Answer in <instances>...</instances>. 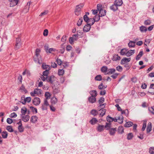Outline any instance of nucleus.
Segmentation results:
<instances>
[{"label":"nucleus","mask_w":154,"mask_h":154,"mask_svg":"<svg viewBox=\"0 0 154 154\" xmlns=\"http://www.w3.org/2000/svg\"><path fill=\"white\" fill-rule=\"evenodd\" d=\"M106 124L105 127L106 130H109V134L111 135H114L117 131L116 128H111V124L110 123L106 122Z\"/></svg>","instance_id":"1"},{"label":"nucleus","mask_w":154,"mask_h":154,"mask_svg":"<svg viewBox=\"0 0 154 154\" xmlns=\"http://www.w3.org/2000/svg\"><path fill=\"white\" fill-rule=\"evenodd\" d=\"M41 50L40 49L37 48L35 50V56L33 57V59L35 62H38L39 63H41L40 59L41 56L39 55V53Z\"/></svg>","instance_id":"2"},{"label":"nucleus","mask_w":154,"mask_h":154,"mask_svg":"<svg viewBox=\"0 0 154 154\" xmlns=\"http://www.w3.org/2000/svg\"><path fill=\"white\" fill-rule=\"evenodd\" d=\"M84 5L81 4L77 5L75 11V14L77 16H79L81 14V9L83 7Z\"/></svg>","instance_id":"3"},{"label":"nucleus","mask_w":154,"mask_h":154,"mask_svg":"<svg viewBox=\"0 0 154 154\" xmlns=\"http://www.w3.org/2000/svg\"><path fill=\"white\" fill-rule=\"evenodd\" d=\"M56 79V78L53 75H49L47 77V82L51 84H53Z\"/></svg>","instance_id":"4"},{"label":"nucleus","mask_w":154,"mask_h":154,"mask_svg":"<svg viewBox=\"0 0 154 154\" xmlns=\"http://www.w3.org/2000/svg\"><path fill=\"white\" fill-rule=\"evenodd\" d=\"M41 90L38 88L34 89L33 92L30 93V95L33 97L35 96V94H37L38 95L41 94Z\"/></svg>","instance_id":"5"},{"label":"nucleus","mask_w":154,"mask_h":154,"mask_svg":"<svg viewBox=\"0 0 154 154\" xmlns=\"http://www.w3.org/2000/svg\"><path fill=\"white\" fill-rule=\"evenodd\" d=\"M21 39L20 37L16 38V43L15 48L16 50L19 49L21 46L20 43Z\"/></svg>","instance_id":"6"},{"label":"nucleus","mask_w":154,"mask_h":154,"mask_svg":"<svg viewBox=\"0 0 154 154\" xmlns=\"http://www.w3.org/2000/svg\"><path fill=\"white\" fill-rule=\"evenodd\" d=\"M93 23H90V25L87 24L84 26L83 30L84 32H87L90 30L91 28V26L93 24Z\"/></svg>","instance_id":"7"},{"label":"nucleus","mask_w":154,"mask_h":154,"mask_svg":"<svg viewBox=\"0 0 154 154\" xmlns=\"http://www.w3.org/2000/svg\"><path fill=\"white\" fill-rule=\"evenodd\" d=\"M40 99L38 97H35L32 100L33 103L36 106L38 105L40 103Z\"/></svg>","instance_id":"8"},{"label":"nucleus","mask_w":154,"mask_h":154,"mask_svg":"<svg viewBox=\"0 0 154 154\" xmlns=\"http://www.w3.org/2000/svg\"><path fill=\"white\" fill-rule=\"evenodd\" d=\"M10 3V7H13L16 5L18 3L19 0H8Z\"/></svg>","instance_id":"9"},{"label":"nucleus","mask_w":154,"mask_h":154,"mask_svg":"<svg viewBox=\"0 0 154 154\" xmlns=\"http://www.w3.org/2000/svg\"><path fill=\"white\" fill-rule=\"evenodd\" d=\"M131 60V58H127L125 57L123 58L121 60V64H125V63H128Z\"/></svg>","instance_id":"10"},{"label":"nucleus","mask_w":154,"mask_h":154,"mask_svg":"<svg viewBox=\"0 0 154 154\" xmlns=\"http://www.w3.org/2000/svg\"><path fill=\"white\" fill-rule=\"evenodd\" d=\"M104 128L105 127L104 125H99L97 127V129L98 131L101 132L104 130Z\"/></svg>","instance_id":"11"},{"label":"nucleus","mask_w":154,"mask_h":154,"mask_svg":"<svg viewBox=\"0 0 154 154\" xmlns=\"http://www.w3.org/2000/svg\"><path fill=\"white\" fill-rule=\"evenodd\" d=\"M152 123L150 122H149L148 124L146 132L147 133H149L152 130Z\"/></svg>","instance_id":"12"},{"label":"nucleus","mask_w":154,"mask_h":154,"mask_svg":"<svg viewBox=\"0 0 154 154\" xmlns=\"http://www.w3.org/2000/svg\"><path fill=\"white\" fill-rule=\"evenodd\" d=\"M128 51V49L126 48L122 49L120 52V54L122 56H126L127 51Z\"/></svg>","instance_id":"13"},{"label":"nucleus","mask_w":154,"mask_h":154,"mask_svg":"<svg viewBox=\"0 0 154 154\" xmlns=\"http://www.w3.org/2000/svg\"><path fill=\"white\" fill-rule=\"evenodd\" d=\"M135 52L134 50H130L127 51L126 56L127 57H130Z\"/></svg>","instance_id":"14"},{"label":"nucleus","mask_w":154,"mask_h":154,"mask_svg":"<svg viewBox=\"0 0 154 154\" xmlns=\"http://www.w3.org/2000/svg\"><path fill=\"white\" fill-rule=\"evenodd\" d=\"M22 120L24 122H27L29 120V116L28 115H26L25 116H22Z\"/></svg>","instance_id":"15"},{"label":"nucleus","mask_w":154,"mask_h":154,"mask_svg":"<svg viewBox=\"0 0 154 154\" xmlns=\"http://www.w3.org/2000/svg\"><path fill=\"white\" fill-rule=\"evenodd\" d=\"M118 6H117L114 3V4L110 6V8L111 10L115 11L118 10Z\"/></svg>","instance_id":"16"},{"label":"nucleus","mask_w":154,"mask_h":154,"mask_svg":"<svg viewBox=\"0 0 154 154\" xmlns=\"http://www.w3.org/2000/svg\"><path fill=\"white\" fill-rule=\"evenodd\" d=\"M88 100L90 103H93L96 101V98L95 97H90L88 98Z\"/></svg>","instance_id":"17"},{"label":"nucleus","mask_w":154,"mask_h":154,"mask_svg":"<svg viewBox=\"0 0 154 154\" xmlns=\"http://www.w3.org/2000/svg\"><path fill=\"white\" fill-rule=\"evenodd\" d=\"M120 57L119 56L118 54H115L113 55L112 60L113 61H116L117 60H119L120 59Z\"/></svg>","instance_id":"18"},{"label":"nucleus","mask_w":154,"mask_h":154,"mask_svg":"<svg viewBox=\"0 0 154 154\" xmlns=\"http://www.w3.org/2000/svg\"><path fill=\"white\" fill-rule=\"evenodd\" d=\"M31 100V99L30 97H27L26 98H24V101H23L22 103L23 104H25L26 102L28 103L30 102Z\"/></svg>","instance_id":"19"},{"label":"nucleus","mask_w":154,"mask_h":154,"mask_svg":"<svg viewBox=\"0 0 154 154\" xmlns=\"http://www.w3.org/2000/svg\"><path fill=\"white\" fill-rule=\"evenodd\" d=\"M114 3L118 6H120L122 5L123 3L122 0H116Z\"/></svg>","instance_id":"20"},{"label":"nucleus","mask_w":154,"mask_h":154,"mask_svg":"<svg viewBox=\"0 0 154 154\" xmlns=\"http://www.w3.org/2000/svg\"><path fill=\"white\" fill-rule=\"evenodd\" d=\"M90 94L91 95V97H96L97 95V91L96 90H92L90 92Z\"/></svg>","instance_id":"21"},{"label":"nucleus","mask_w":154,"mask_h":154,"mask_svg":"<svg viewBox=\"0 0 154 154\" xmlns=\"http://www.w3.org/2000/svg\"><path fill=\"white\" fill-rule=\"evenodd\" d=\"M116 71V69L114 68L108 69L107 72L106 74H110L114 73Z\"/></svg>","instance_id":"22"},{"label":"nucleus","mask_w":154,"mask_h":154,"mask_svg":"<svg viewBox=\"0 0 154 154\" xmlns=\"http://www.w3.org/2000/svg\"><path fill=\"white\" fill-rule=\"evenodd\" d=\"M38 118L36 116H33L31 118L30 121L32 123H35L37 121Z\"/></svg>","instance_id":"23"},{"label":"nucleus","mask_w":154,"mask_h":154,"mask_svg":"<svg viewBox=\"0 0 154 154\" xmlns=\"http://www.w3.org/2000/svg\"><path fill=\"white\" fill-rule=\"evenodd\" d=\"M42 68L44 69L48 70V71H49L51 69V67L49 66L45 65L44 63L42 64Z\"/></svg>","instance_id":"24"},{"label":"nucleus","mask_w":154,"mask_h":154,"mask_svg":"<svg viewBox=\"0 0 154 154\" xmlns=\"http://www.w3.org/2000/svg\"><path fill=\"white\" fill-rule=\"evenodd\" d=\"M101 70L102 72L105 73L106 74V73L107 72L108 69L106 66H103L101 68Z\"/></svg>","instance_id":"25"},{"label":"nucleus","mask_w":154,"mask_h":154,"mask_svg":"<svg viewBox=\"0 0 154 154\" xmlns=\"http://www.w3.org/2000/svg\"><path fill=\"white\" fill-rule=\"evenodd\" d=\"M117 120L118 121V122L120 124H121L122 123L123 120V117L121 115L120 116L118 117Z\"/></svg>","instance_id":"26"},{"label":"nucleus","mask_w":154,"mask_h":154,"mask_svg":"<svg viewBox=\"0 0 154 154\" xmlns=\"http://www.w3.org/2000/svg\"><path fill=\"white\" fill-rule=\"evenodd\" d=\"M133 125V123L131 122H127L125 125L124 126L126 127H130Z\"/></svg>","instance_id":"27"},{"label":"nucleus","mask_w":154,"mask_h":154,"mask_svg":"<svg viewBox=\"0 0 154 154\" xmlns=\"http://www.w3.org/2000/svg\"><path fill=\"white\" fill-rule=\"evenodd\" d=\"M143 54V51H140L139 54L136 57V60H139L140 58L142 56Z\"/></svg>","instance_id":"28"},{"label":"nucleus","mask_w":154,"mask_h":154,"mask_svg":"<svg viewBox=\"0 0 154 154\" xmlns=\"http://www.w3.org/2000/svg\"><path fill=\"white\" fill-rule=\"evenodd\" d=\"M128 46L129 48L134 47L135 46V42L130 41L128 43Z\"/></svg>","instance_id":"29"},{"label":"nucleus","mask_w":154,"mask_h":154,"mask_svg":"<svg viewBox=\"0 0 154 154\" xmlns=\"http://www.w3.org/2000/svg\"><path fill=\"white\" fill-rule=\"evenodd\" d=\"M57 98L55 97H53L51 99V102L52 104H56L57 103Z\"/></svg>","instance_id":"30"},{"label":"nucleus","mask_w":154,"mask_h":154,"mask_svg":"<svg viewBox=\"0 0 154 154\" xmlns=\"http://www.w3.org/2000/svg\"><path fill=\"white\" fill-rule=\"evenodd\" d=\"M95 22V20L94 18H89L88 21L86 23H87V24L90 25V23H92V22H93L94 24Z\"/></svg>","instance_id":"31"},{"label":"nucleus","mask_w":154,"mask_h":154,"mask_svg":"<svg viewBox=\"0 0 154 154\" xmlns=\"http://www.w3.org/2000/svg\"><path fill=\"white\" fill-rule=\"evenodd\" d=\"M97 122V120L95 118H93L90 121V123L92 125L95 124Z\"/></svg>","instance_id":"32"},{"label":"nucleus","mask_w":154,"mask_h":154,"mask_svg":"<svg viewBox=\"0 0 154 154\" xmlns=\"http://www.w3.org/2000/svg\"><path fill=\"white\" fill-rule=\"evenodd\" d=\"M27 112V109L26 107H24L22 108L21 109V112L22 114L24 115Z\"/></svg>","instance_id":"33"},{"label":"nucleus","mask_w":154,"mask_h":154,"mask_svg":"<svg viewBox=\"0 0 154 154\" xmlns=\"http://www.w3.org/2000/svg\"><path fill=\"white\" fill-rule=\"evenodd\" d=\"M124 132L123 127L121 126L119 127L118 128V132L119 134H122Z\"/></svg>","instance_id":"34"},{"label":"nucleus","mask_w":154,"mask_h":154,"mask_svg":"<svg viewBox=\"0 0 154 154\" xmlns=\"http://www.w3.org/2000/svg\"><path fill=\"white\" fill-rule=\"evenodd\" d=\"M147 30V28L145 26H142L140 27V30L141 32H146Z\"/></svg>","instance_id":"35"},{"label":"nucleus","mask_w":154,"mask_h":154,"mask_svg":"<svg viewBox=\"0 0 154 154\" xmlns=\"http://www.w3.org/2000/svg\"><path fill=\"white\" fill-rule=\"evenodd\" d=\"M106 10H102L101 12H99V15L100 17L105 16L106 14Z\"/></svg>","instance_id":"36"},{"label":"nucleus","mask_w":154,"mask_h":154,"mask_svg":"<svg viewBox=\"0 0 154 154\" xmlns=\"http://www.w3.org/2000/svg\"><path fill=\"white\" fill-rule=\"evenodd\" d=\"M2 135L3 138H6L8 136V133L7 131H4L2 133Z\"/></svg>","instance_id":"37"},{"label":"nucleus","mask_w":154,"mask_h":154,"mask_svg":"<svg viewBox=\"0 0 154 154\" xmlns=\"http://www.w3.org/2000/svg\"><path fill=\"white\" fill-rule=\"evenodd\" d=\"M96 80L100 81L102 80V77L101 75H97L95 78Z\"/></svg>","instance_id":"38"},{"label":"nucleus","mask_w":154,"mask_h":154,"mask_svg":"<svg viewBox=\"0 0 154 154\" xmlns=\"http://www.w3.org/2000/svg\"><path fill=\"white\" fill-rule=\"evenodd\" d=\"M103 10L102 8V5L100 4L97 5V11H99L100 12H101L102 10Z\"/></svg>","instance_id":"39"},{"label":"nucleus","mask_w":154,"mask_h":154,"mask_svg":"<svg viewBox=\"0 0 154 154\" xmlns=\"http://www.w3.org/2000/svg\"><path fill=\"white\" fill-rule=\"evenodd\" d=\"M112 119H113V118L109 116H108L106 117V119L107 121L109 122V123H110L113 121V120Z\"/></svg>","instance_id":"40"},{"label":"nucleus","mask_w":154,"mask_h":154,"mask_svg":"<svg viewBox=\"0 0 154 154\" xmlns=\"http://www.w3.org/2000/svg\"><path fill=\"white\" fill-rule=\"evenodd\" d=\"M133 137V134L131 133L128 134L127 135V139L128 140H131Z\"/></svg>","instance_id":"41"},{"label":"nucleus","mask_w":154,"mask_h":154,"mask_svg":"<svg viewBox=\"0 0 154 154\" xmlns=\"http://www.w3.org/2000/svg\"><path fill=\"white\" fill-rule=\"evenodd\" d=\"M146 120H145L143 121V126L142 128V131H143L145 130V129L146 127Z\"/></svg>","instance_id":"42"},{"label":"nucleus","mask_w":154,"mask_h":154,"mask_svg":"<svg viewBox=\"0 0 154 154\" xmlns=\"http://www.w3.org/2000/svg\"><path fill=\"white\" fill-rule=\"evenodd\" d=\"M6 129L9 132H11L13 131V130L11 126H8L6 127Z\"/></svg>","instance_id":"43"},{"label":"nucleus","mask_w":154,"mask_h":154,"mask_svg":"<svg viewBox=\"0 0 154 154\" xmlns=\"http://www.w3.org/2000/svg\"><path fill=\"white\" fill-rule=\"evenodd\" d=\"M49 71H48V70H46L45 71L43 72L42 75L44 76H45L46 77H48V75L49 73Z\"/></svg>","instance_id":"44"},{"label":"nucleus","mask_w":154,"mask_h":154,"mask_svg":"<svg viewBox=\"0 0 154 154\" xmlns=\"http://www.w3.org/2000/svg\"><path fill=\"white\" fill-rule=\"evenodd\" d=\"M82 21H83L82 18L81 17L78 20V22L77 23V25L78 26H80L82 24Z\"/></svg>","instance_id":"45"},{"label":"nucleus","mask_w":154,"mask_h":154,"mask_svg":"<svg viewBox=\"0 0 154 154\" xmlns=\"http://www.w3.org/2000/svg\"><path fill=\"white\" fill-rule=\"evenodd\" d=\"M64 70L63 69H59L58 74L59 75H62L64 74Z\"/></svg>","instance_id":"46"},{"label":"nucleus","mask_w":154,"mask_h":154,"mask_svg":"<svg viewBox=\"0 0 154 154\" xmlns=\"http://www.w3.org/2000/svg\"><path fill=\"white\" fill-rule=\"evenodd\" d=\"M91 114H92L94 116H95L97 115V114L98 113V112H97V111L96 110H94V109H93L91 111Z\"/></svg>","instance_id":"47"},{"label":"nucleus","mask_w":154,"mask_h":154,"mask_svg":"<svg viewBox=\"0 0 154 154\" xmlns=\"http://www.w3.org/2000/svg\"><path fill=\"white\" fill-rule=\"evenodd\" d=\"M18 130L19 132H22L23 131L24 128L22 125H19L18 128Z\"/></svg>","instance_id":"48"},{"label":"nucleus","mask_w":154,"mask_h":154,"mask_svg":"<svg viewBox=\"0 0 154 154\" xmlns=\"http://www.w3.org/2000/svg\"><path fill=\"white\" fill-rule=\"evenodd\" d=\"M45 96L46 98L45 99H47V100L48 98H50L51 95L49 92H47L45 93Z\"/></svg>","instance_id":"49"},{"label":"nucleus","mask_w":154,"mask_h":154,"mask_svg":"<svg viewBox=\"0 0 154 154\" xmlns=\"http://www.w3.org/2000/svg\"><path fill=\"white\" fill-rule=\"evenodd\" d=\"M20 90L22 91H23L25 93H26L27 92V90L25 89L24 86L22 85L21 86L20 88Z\"/></svg>","instance_id":"50"},{"label":"nucleus","mask_w":154,"mask_h":154,"mask_svg":"<svg viewBox=\"0 0 154 154\" xmlns=\"http://www.w3.org/2000/svg\"><path fill=\"white\" fill-rule=\"evenodd\" d=\"M149 152L151 154H154V147H151L149 149Z\"/></svg>","instance_id":"51"},{"label":"nucleus","mask_w":154,"mask_h":154,"mask_svg":"<svg viewBox=\"0 0 154 154\" xmlns=\"http://www.w3.org/2000/svg\"><path fill=\"white\" fill-rule=\"evenodd\" d=\"M101 110L102 112L100 113V115L102 117L105 115L106 111V109H103Z\"/></svg>","instance_id":"52"},{"label":"nucleus","mask_w":154,"mask_h":154,"mask_svg":"<svg viewBox=\"0 0 154 154\" xmlns=\"http://www.w3.org/2000/svg\"><path fill=\"white\" fill-rule=\"evenodd\" d=\"M100 15H96L95 16V17L94 18L95 19V21L98 22V21H99L100 19Z\"/></svg>","instance_id":"53"},{"label":"nucleus","mask_w":154,"mask_h":154,"mask_svg":"<svg viewBox=\"0 0 154 154\" xmlns=\"http://www.w3.org/2000/svg\"><path fill=\"white\" fill-rule=\"evenodd\" d=\"M116 69L118 71L121 72L122 70V68L120 66H118L116 67Z\"/></svg>","instance_id":"54"},{"label":"nucleus","mask_w":154,"mask_h":154,"mask_svg":"<svg viewBox=\"0 0 154 154\" xmlns=\"http://www.w3.org/2000/svg\"><path fill=\"white\" fill-rule=\"evenodd\" d=\"M30 109L33 112H35V113H37V109L33 106L30 107Z\"/></svg>","instance_id":"55"},{"label":"nucleus","mask_w":154,"mask_h":154,"mask_svg":"<svg viewBox=\"0 0 154 154\" xmlns=\"http://www.w3.org/2000/svg\"><path fill=\"white\" fill-rule=\"evenodd\" d=\"M17 116V115L15 112L11 113L10 115V117L11 118H15Z\"/></svg>","instance_id":"56"},{"label":"nucleus","mask_w":154,"mask_h":154,"mask_svg":"<svg viewBox=\"0 0 154 154\" xmlns=\"http://www.w3.org/2000/svg\"><path fill=\"white\" fill-rule=\"evenodd\" d=\"M105 106V104L103 103V104H100V106H98V109H100V108H101L100 109V110H101V109H103V108H104Z\"/></svg>","instance_id":"57"},{"label":"nucleus","mask_w":154,"mask_h":154,"mask_svg":"<svg viewBox=\"0 0 154 154\" xmlns=\"http://www.w3.org/2000/svg\"><path fill=\"white\" fill-rule=\"evenodd\" d=\"M7 122L8 124H11L13 122V121L12 119L10 118H8L7 119Z\"/></svg>","instance_id":"58"},{"label":"nucleus","mask_w":154,"mask_h":154,"mask_svg":"<svg viewBox=\"0 0 154 154\" xmlns=\"http://www.w3.org/2000/svg\"><path fill=\"white\" fill-rule=\"evenodd\" d=\"M121 114H125V115L127 116L128 115V114L127 113V112L128 113V110L127 109H126L125 110H122V111H121Z\"/></svg>","instance_id":"59"},{"label":"nucleus","mask_w":154,"mask_h":154,"mask_svg":"<svg viewBox=\"0 0 154 154\" xmlns=\"http://www.w3.org/2000/svg\"><path fill=\"white\" fill-rule=\"evenodd\" d=\"M89 19V18H88V17L87 15V14H85L84 16V17H83L84 20L86 22H87L88 21V20Z\"/></svg>","instance_id":"60"},{"label":"nucleus","mask_w":154,"mask_h":154,"mask_svg":"<svg viewBox=\"0 0 154 154\" xmlns=\"http://www.w3.org/2000/svg\"><path fill=\"white\" fill-rule=\"evenodd\" d=\"M40 78L43 81H45L46 80L47 81V77L42 75L41 76Z\"/></svg>","instance_id":"61"},{"label":"nucleus","mask_w":154,"mask_h":154,"mask_svg":"<svg viewBox=\"0 0 154 154\" xmlns=\"http://www.w3.org/2000/svg\"><path fill=\"white\" fill-rule=\"evenodd\" d=\"M119 75V73H116L112 75L111 77L113 79H115Z\"/></svg>","instance_id":"62"},{"label":"nucleus","mask_w":154,"mask_h":154,"mask_svg":"<svg viewBox=\"0 0 154 154\" xmlns=\"http://www.w3.org/2000/svg\"><path fill=\"white\" fill-rule=\"evenodd\" d=\"M48 29H45L44 30L43 32V35L44 36H47L48 35Z\"/></svg>","instance_id":"63"},{"label":"nucleus","mask_w":154,"mask_h":154,"mask_svg":"<svg viewBox=\"0 0 154 154\" xmlns=\"http://www.w3.org/2000/svg\"><path fill=\"white\" fill-rule=\"evenodd\" d=\"M44 49L46 52H47L49 49L48 45V44H46L44 46Z\"/></svg>","instance_id":"64"}]
</instances>
